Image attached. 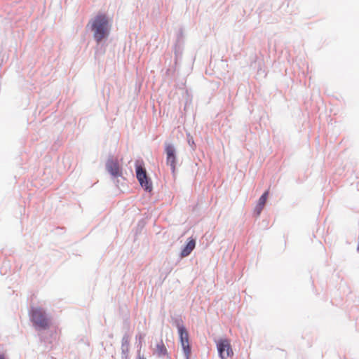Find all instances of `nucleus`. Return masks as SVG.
I'll use <instances>...</instances> for the list:
<instances>
[{
    "label": "nucleus",
    "instance_id": "obj_1",
    "mask_svg": "<svg viewBox=\"0 0 359 359\" xmlns=\"http://www.w3.org/2000/svg\"><path fill=\"white\" fill-rule=\"evenodd\" d=\"M89 25L93 32V36L97 43L107 38L109 34L110 25L107 16L104 14H98L92 19Z\"/></svg>",
    "mask_w": 359,
    "mask_h": 359
},
{
    "label": "nucleus",
    "instance_id": "obj_2",
    "mask_svg": "<svg viewBox=\"0 0 359 359\" xmlns=\"http://www.w3.org/2000/svg\"><path fill=\"white\" fill-rule=\"evenodd\" d=\"M29 316L31 321L36 327L41 330H46L50 327V320L42 308L32 307Z\"/></svg>",
    "mask_w": 359,
    "mask_h": 359
},
{
    "label": "nucleus",
    "instance_id": "obj_3",
    "mask_svg": "<svg viewBox=\"0 0 359 359\" xmlns=\"http://www.w3.org/2000/svg\"><path fill=\"white\" fill-rule=\"evenodd\" d=\"M217 347L222 359H226L233 355L230 341L228 339L219 340L217 342Z\"/></svg>",
    "mask_w": 359,
    "mask_h": 359
},
{
    "label": "nucleus",
    "instance_id": "obj_4",
    "mask_svg": "<svg viewBox=\"0 0 359 359\" xmlns=\"http://www.w3.org/2000/svg\"><path fill=\"white\" fill-rule=\"evenodd\" d=\"M178 332L180 334V343L186 355L187 359H189L191 353V346L189 344V334L184 327L178 326Z\"/></svg>",
    "mask_w": 359,
    "mask_h": 359
},
{
    "label": "nucleus",
    "instance_id": "obj_5",
    "mask_svg": "<svg viewBox=\"0 0 359 359\" xmlns=\"http://www.w3.org/2000/svg\"><path fill=\"white\" fill-rule=\"evenodd\" d=\"M136 175L142 187L147 191H151L152 190V184L147 177L146 170L141 165L137 166Z\"/></svg>",
    "mask_w": 359,
    "mask_h": 359
},
{
    "label": "nucleus",
    "instance_id": "obj_6",
    "mask_svg": "<svg viewBox=\"0 0 359 359\" xmlns=\"http://www.w3.org/2000/svg\"><path fill=\"white\" fill-rule=\"evenodd\" d=\"M106 168L114 177L122 175V169L117 159L109 158L106 163Z\"/></svg>",
    "mask_w": 359,
    "mask_h": 359
},
{
    "label": "nucleus",
    "instance_id": "obj_7",
    "mask_svg": "<svg viewBox=\"0 0 359 359\" xmlns=\"http://www.w3.org/2000/svg\"><path fill=\"white\" fill-rule=\"evenodd\" d=\"M165 153L167 155V163L170 165L172 172H175L176 166V156L174 147L171 144H167L165 146Z\"/></svg>",
    "mask_w": 359,
    "mask_h": 359
},
{
    "label": "nucleus",
    "instance_id": "obj_8",
    "mask_svg": "<svg viewBox=\"0 0 359 359\" xmlns=\"http://www.w3.org/2000/svg\"><path fill=\"white\" fill-rule=\"evenodd\" d=\"M269 194V191L266 190L259 198L258 203L255 207V212H257V215H259L261 212L262 211L266 204Z\"/></svg>",
    "mask_w": 359,
    "mask_h": 359
},
{
    "label": "nucleus",
    "instance_id": "obj_9",
    "mask_svg": "<svg viewBox=\"0 0 359 359\" xmlns=\"http://www.w3.org/2000/svg\"><path fill=\"white\" fill-rule=\"evenodd\" d=\"M196 241L194 239H190L187 245L183 248L181 252V257H185L190 255L192 250L195 248Z\"/></svg>",
    "mask_w": 359,
    "mask_h": 359
},
{
    "label": "nucleus",
    "instance_id": "obj_10",
    "mask_svg": "<svg viewBox=\"0 0 359 359\" xmlns=\"http://www.w3.org/2000/svg\"><path fill=\"white\" fill-rule=\"evenodd\" d=\"M156 352L158 355H165L167 353V349L163 341H161L156 346Z\"/></svg>",
    "mask_w": 359,
    "mask_h": 359
},
{
    "label": "nucleus",
    "instance_id": "obj_11",
    "mask_svg": "<svg viewBox=\"0 0 359 359\" xmlns=\"http://www.w3.org/2000/svg\"><path fill=\"white\" fill-rule=\"evenodd\" d=\"M128 346H129L128 338V337H124L123 339V342H122L123 350L124 351V349L126 348V351H128Z\"/></svg>",
    "mask_w": 359,
    "mask_h": 359
},
{
    "label": "nucleus",
    "instance_id": "obj_12",
    "mask_svg": "<svg viewBox=\"0 0 359 359\" xmlns=\"http://www.w3.org/2000/svg\"><path fill=\"white\" fill-rule=\"evenodd\" d=\"M138 359H146V358H144V357H142V356H140V355L139 354V355H138Z\"/></svg>",
    "mask_w": 359,
    "mask_h": 359
},
{
    "label": "nucleus",
    "instance_id": "obj_13",
    "mask_svg": "<svg viewBox=\"0 0 359 359\" xmlns=\"http://www.w3.org/2000/svg\"><path fill=\"white\" fill-rule=\"evenodd\" d=\"M357 250H358V252H359V245H358V247H357Z\"/></svg>",
    "mask_w": 359,
    "mask_h": 359
},
{
    "label": "nucleus",
    "instance_id": "obj_14",
    "mask_svg": "<svg viewBox=\"0 0 359 359\" xmlns=\"http://www.w3.org/2000/svg\"><path fill=\"white\" fill-rule=\"evenodd\" d=\"M0 359H4L3 356L0 355Z\"/></svg>",
    "mask_w": 359,
    "mask_h": 359
}]
</instances>
